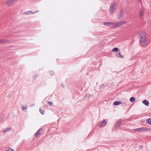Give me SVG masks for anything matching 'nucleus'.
Masks as SVG:
<instances>
[{"instance_id":"9","label":"nucleus","mask_w":151,"mask_h":151,"mask_svg":"<svg viewBox=\"0 0 151 151\" xmlns=\"http://www.w3.org/2000/svg\"><path fill=\"white\" fill-rule=\"evenodd\" d=\"M39 11H35V12L33 13L32 11H28L27 12H26L24 13V14H34L36 12H37Z\"/></svg>"},{"instance_id":"6","label":"nucleus","mask_w":151,"mask_h":151,"mask_svg":"<svg viewBox=\"0 0 151 151\" xmlns=\"http://www.w3.org/2000/svg\"><path fill=\"white\" fill-rule=\"evenodd\" d=\"M42 130V129H38L37 132L35 134V137L37 138L39 135H41V133L40 132V131Z\"/></svg>"},{"instance_id":"23","label":"nucleus","mask_w":151,"mask_h":151,"mask_svg":"<svg viewBox=\"0 0 151 151\" xmlns=\"http://www.w3.org/2000/svg\"><path fill=\"white\" fill-rule=\"evenodd\" d=\"M37 77V76H35L34 77V79H35V78Z\"/></svg>"},{"instance_id":"2","label":"nucleus","mask_w":151,"mask_h":151,"mask_svg":"<svg viewBox=\"0 0 151 151\" xmlns=\"http://www.w3.org/2000/svg\"><path fill=\"white\" fill-rule=\"evenodd\" d=\"M151 130V128L146 127H141L134 129V131L135 132L150 131Z\"/></svg>"},{"instance_id":"11","label":"nucleus","mask_w":151,"mask_h":151,"mask_svg":"<svg viewBox=\"0 0 151 151\" xmlns=\"http://www.w3.org/2000/svg\"><path fill=\"white\" fill-rule=\"evenodd\" d=\"M142 103L145 105L147 106H149V101L146 100H144L142 101Z\"/></svg>"},{"instance_id":"21","label":"nucleus","mask_w":151,"mask_h":151,"mask_svg":"<svg viewBox=\"0 0 151 151\" xmlns=\"http://www.w3.org/2000/svg\"><path fill=\"white\" fill-rule=\"evenodd\" d=\"M22 110H24L26 109L27 107L25 106H24L22 107Z\"/></svg>"},{"instance_id":"14","label":"nucleus","mask_w":151,"mask_h":151,"mask_svg":"<svg viewBox=\"0 0 151 151\" xmlns=\"http://www.w3.org/2000/svg\"><path fill=\"white\" fill-rule=\"evenodd\" d=\"M12 128L11 127L8 128L6 129L5 130L3 131V133H5L6 132H8L9 131H10L12 130Z\"/></svg>"},{"instance_id":"8","label":"nucleus","mask_w":151,"mask_h":151,"mask_svg":"<svg viewBox=\"0 0 151 151\" xmlns=\"http://www.w3.org/2000/svg\"><path fill=\"white\" fill-rule=\"evenodd\" d=\"M106 122L105 120L102 121L99 124V127H102L104 126L106 124Z\"/></svg>"},{"instance_id":"13","label":"nucleus","mask_w":151,"mask_h":151,"mask_svg":"<svg viewBox=\"0 0 151 151\" xmlns=\"http://www.w3.org/2000/svg\"><path fill=\"white\" fill-rule=\"evenodd\" d=\"M104 25L106 26H109L111 25L112 24V23L110 22H104Z\"/></svg>"},{"instance_id":"5","label":"nucleus","mask_w":151,"mask_h":151,"mask_svg":"<svg viewBox=\"0 0 151 151\" xmlns=\"http://www.w3.org/2000/svg\"><path fill=\"white\" fill-rule=\"evenodd\" d=\"M17 0H8L5 2L7 6H12L17 1Z\"/></svg>"},{"instance_id":"20","label":"nucleus","mask_w":151,"mask_h":151,"mask_svg":"<svg viewBox=\"0 0 151 151\" xmlns=\"http://www.w3.org/2000/svg\"><path fill=\"white\" fill-rule=\"evenodd\" d=\"M39 111L41 113V114H44V113H45L44 111H43L41 108H40Z\"/></svg>"},{"instance_id":"18","label":"nucleus","mask_w":151,"mask_h":151,"mask_svg":"<svg viewBox=\"0 0 151 151\" xmlns=\"http://www.w3.org/2000/svg\"><path fill=\"white\" fill-rule=\"evenodd\" d=\"M130 100L132 102H133L135 101V98L134 97H131L130 98Z\"/></svg>"},{"instance_id":"1","label":"nucleus","mask_w":151,"mask_h":151,"mask_svg":"<svg viewBox=\"0 0 151 151\" xmlns=\"http://www.w3.org/2000/svg\"><path fill=\"white\" fill-rule=\"evenodd\" d=\"M140 44L143 47H146L149 44L146 33L143 31H141L139 32Z\"/></svg>"},{"instance_id":"16","label":"nucleus","mask_w":151,"mask_h":151,"mask_svg":"<svg viewBox=\"0 0 151 151\" xmlns=\"http://www.w3.org/2000/svg\"><path fill=\"white\" fill-rule=\"evenodd\" d=\"M121 103L119 101H115L114 102V105H117L121 104Z\"/></svg>"},{"instance_id":"24","label":"nucleus","mask_w":151,"mask_h":151,"mask_svg":"<svg viewBox=\"0 0 151 151\" xmlns=\"http://www.w3.org/2000/svg\"><path fill=\"white\" fill-rule=\"evenodd\" d=\"M62 87H64L63 86H62Z\"/></svg>"},{"instance_id":"17","label":"nucleus","mask_w":151,"mask_h":151,"mask_svg":"<svg viewBox=\"0 0 151 151\" xmlns=\"http://www.w3.org/2000/svg\"><path fill=\"white\" fill-rule=\"evenodd\" d=\"M6 150L7 151H14L13 149H11L9 147H8Z\"/></svg>"},{"instance_id":"25","label":"nucleus","mask_w":151,"mask_h":151,"mask_svg":"<svg viewBox=\"0 0 151 151\" xmlns=\"http://www.w3.org/2000/svg\"><path fill=\"white\" fill-rule=\"evenodd\" d=\"M62 87H64L63 86H62Z\"/></svg>"},{"instance_id":"7","label":"nucleus","mask_w":151,"mask_h":151,"mask_svg":"<svg viewBox=\"0 0 151 151\" xmlns=\"http://www.w3.org/2000/svg\"><path fill=\"white\" fill-rule=\"evenodd\" d=\"M116 56L120 58H123L124 57V55H121V53L120 51H118L116 53Z\"/></svg>"},{"instance_id":"15","label":"nucleus","mask_w":151,"mask_h":151,"mask_svg":"<svg viewBox=\"0 0 151 151\" xmlns=\"http://www.w3.org/2000/svg\"><path fill=\"white\" fill-rule=\"evenodd\" d=\"M119 50L118 48L117 47H115L113 48L112 50V51L114 52H117L119 51Z\"/></svg>"},{"instance_id":"22","label":"nucleus","mask_w":151,"mask_h":151,"mask_svg":"<svg viewBox=\"0 0 151 151\" xmlns=\"http://www.w3.org/2000/svg\"><path fill=\"white\" fill-rule=\"evenodd\" d=\"M47 104L50 105V106H51L52 105V103L51 102L48 101L47 103Z\"/></svg>"},{"instance_id":"3","label":"nucleus","mask_w":151,"mask_h":151,"mask_svg":"<svg viewBox=\"0 0 151 151\" xmlns=\"http://www.w3.org/2000/svg\"><path fill=\"white\" fill-rule=\"evenodd\" d=\"M116 7V4L115 3H113L111 4L109 8V12L110 14H113Z\"/></svg>"},{"instance_id":"10","label":"nucleus","mask_w":151,"mask_h":151,"mask_svg":"<svg viewBox=\"0 0 151 151\" xmlns=\"http://www.w3.org/2000/svg\"><path fill=\"white\" fill-rule=\"evenodd\" d=\"M144 14V12L143 10H142L141 11H140L139 13V17L140 18H142Z\"/></svg>"},{"instance_id":"12","label":"nucleus","mask_w":151,"mask_h":151,"mask_svg":"<svg viewBox=\"0 0 151 151\" xmlns=\"http://www.w3.org/2000/svg\"><path fill=\"white\" fill-rule=\"evenodd\" d=\"M9 42L8 40H0V43H7Z\"/></svg>"},{"instance_id":"4","label":"nucleus","mask_w":151,"mask_h":151,"mask_svg":"<svg viewBox=\"0 0 151 151\" xmlns=\"http://www.w3.org/2000/svg\"><path fill=\"white\" fill-rule=\"evenodd\" d=\"M126 21H120L113 24V27H117L121 26L126 23Z\"/></svg>"},{"instance_id":"19","label":"nucleus","mask_w":151,"mask_h":151,"mask_svg":"<svg viewBox=\"0 0 151 151\" xmlns=\"http://www.w3.org/2000/svg\"><path fill=\"white\" fill-rule=\"evenodd\" d=\"M147 122L149 124L151 125V119H147Z\"/></svg>"}]
</instances>
